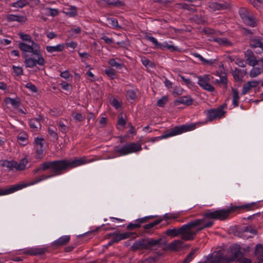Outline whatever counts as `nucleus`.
<instances>
[{"label": "nucleus", "mask_w": 263, "mask_h": 263, "mask_svg": "<svg viewBox=\"0 0 263 263\" xmlns=\"http://www.w3.org/2000/svg\"><path fill=\"white\" fill-rule=\"evenodd\" d=\"M166 48L167 49L171 50L172 52H174L179 50V48L177 47L172 45H169L166 43H165V45H163V48Z\"/></svg>", "instance_id": "obj_57"}, {"label": "nucleus", "mask_w": 263, "mask_h": 263, "mask_svg": "<svg viewBox=\"0 0 263 263\" xmlns=\"http://www.w3.org/2000/svg\"><path fill=\"white\" fill-rule=\"evenodd\" d=\"M7 19L9 22L17 21L19 23L25 22L27 21L26 16L13 14H8L7 16Z\"/></svg>", "instance_id": "obj_19"}, {"label": "nucleus", "mask_w": 263, "mask_h": 263, "mask_svg": "<svg viewBox=\"0 0 263 263\" xmlns=\"http://www.w3.org/2000/svg\"><path fill=\"white\" fill-rule=\"evenodd\" d=\"M64 48L65 45L62 44H59L55 46H46V49L48 52H53L62 51L64 50Z\"/></svg>", "instance_id": "obj_23"}, {"label": "nucleus", "mask_w": 263, "mask_h": 263, "mask_svg": "<svg viewBox=\"0 0 263 263\" xmlns=\"http://www.w3.org/2000/svg\"><path fill=\"white\" fill-rule=\"evenodd\" d=\"M108 63L111 66L115 67L117 69H121L123 66L122 64L117 63L114 59H110Z\"/></svg>", "instance_id": "obj_45"}, {"label": "nucleus", "mask_w": 263, "mask_h": 263, "mask_svg": "<svg viewBox=\"0 0 263 263\" xmlns=\"http://www.w3.org/2000/svg\"><path fill=\"white\" fill-rule=\"evenodd\" d=\"M12 69L16 76H19L23 74V70L21 67L13 66Z\"/></svg>", "instance_id": "obj_51"}, {"label": "nucleus", "mask_w": 263, "mask_h": 263, "mask_svg": "<svg viewBox=\"0 0 263 263\" xmlns=\"http://www.w3.org/2000/svg\"><path fill=\"white\" fill-rule=\"evenodd\" d=\"M213 223H214V222L213 221L210 220L208 222L204 223L202 227L197 228L196 230H194L195 229H193V233H195V236H196L198 232L202 230L203 229H204L205 228H210V227H212L213 226Z\"/></svg>", "instance_id": "obj_32"}, {"label": "nucleus", "mask_w": 263, "mask_h": 263, "mask_svg": "<svg viewBox=\"0 0 263 263\" xmlns=\"http://www.w3.org/2000/svg\"><path fill=\"white\" fill-rule=\"evenodd\" d=\"M20 49L24 52V53H27V52L32 53L33 49L31 45H29L25 43L20 42L18 44Z\"/></svg>", "instance_id": "obj_25"}, {"label": "nucleus", "mask_w": 263, "mask_h": 263, "mask_svg": "<svg viewBox=\"0 0 263 263\" xmlns=\"http://www.w3.org/2000/svg\"><path fill=\"white\" fill-rule=\"evenodd\" d=\"M126 96L127 98L134 100L136 98V93L133 90H128L126 91Z\"/></svg>", "instance_id": "obj_47"}, {"label": "nucleus", "mask_w": 263, "mask_h": 263, "mask_svg": "<svg viewBox=\"0 0 263 263\" xmlns=\"http://www.w3.org/2000/svg\"><path fill=\"white\" fill-rule=\"evenodd\" d=\"M235 64L238 65L240 67H245L246 65V63L242 59L239 58L236 59Z\"/></svg>", "instance_id": "obj_63"}, {"label": "nucleus", "mask_w": 263, "mask_h": 263, "mask_svg": "<svg viewBox=\"0 0 263 263\" xmlns=\"http://www.w3.org/2000/svg\"><path fill=\"white\" fill-rule=\"evenodd\" d=\"M193 99H192L190 96H185L179 98L174 101L175 105H178L180 104H182L186 106H190L193 103Z\"/></svg>", "instance_id": "obj_13"}, {"label": "nucleus", "mask_w": 263, "mask_h": 263, "mask_svg": "<svg viewBox=\"0 0 263 263\" xmlns=\"http://www.w3.org/2000/svg\"><path fill=\"white\" fill-rule=\"evenodd\" d=\"M230 251L232 256L230 258H224L223 259L226 263H230L235 259H240L242 256V253L240 251V247L237 244L233 245L230 247Z\"/></svg>", "instance_id": "obj_8"}, {"label": "nucleus", "mask_w": 263, "mask_h": 263, "mask_svg": "<svg viewBox=\"0 0 263 263\" xmlns=\"http://www.w3.org/2000/svg\"><path fill=\"white\" fill-rule=\"evenodd\" d=\"M179 77L188 87L192 88L195 86V83L192 81H191L190 79H186L185 78V77L181 75H179Z\"/></svg>", "instance_id": "obj_37"}, {"label": "nucleus", "mask_w": 263, "mask_h": 263, "mask_svg": "<svg viewBox=\"0 0 263 263\" xmlns=\"http://www.w3.org/2000/svg\"><path fill=\"white\" fill-rule=\"evenodd\" d=\"M192 55L195 57L198 58L202 63L205 65H212L214 63V61L206 60L198 53H192Z\"/></svg>", "instance_id": "obj_30"}, {"label": "nucleus", "mask_w": 263, "mask_h": 263, "mask_svg": "<svg viewBox=\"0 0 263 263\" xmlns=\"http://www.w3.org/2000/svg\"><path fill=\"white\" fill-rule=\"evenodd\" d=\"M150 33H146L145 35V38L148 41L152 42L157 48L163 50V44H160L158 43L157 40L153 36L150 35Z\"/></svg>", "instance_id": "obj_21"}, {"label": "nucleus", "mask_w": 263, "mask_h": 263, "mask_svg": "<svg viewBox=\"0 0 263 263\" xmlns=\"http://www.w3.org/2000/svg\"><path fill=\"white\" fill-rule=\"evenodd\" d=\"M72 115L76 120L79 122L83 121L85 119V116H82L81 113L75 114L73 112Z\"/></svg>", "instance_id": "obj_55"}, {"label": "nucleus", "mask_w": 263, "mask_h": 263, "mask_svg": "<svg viewBox=\"0 0 263 263\" xmlns=\"http://www.w3.org/2000/svg\"><path fill=\"white\" fill-rule=\"evenodd\" d=\"M48 132L51 137H53L56 140H58L59 137L58 134L53 129L48 128Z\"/></svg>", "instance_id": "obj_60"}, {"label": "nucleus", "mask_w": 263, "mask_h": 263, "mask_svg": "<svg viewBox=\"0 0 263 263\" xmlns=\"http://www.w3.org/2000/svg\"><path fill=\"white\" fill-rule=\"evenodd\" d=\"M19 35L20 38L24 41H28L30 42L32 41L31 36L28 34H24L21 32L19 33Z\"/></svg>", "instance_id": "obj_56"}, {"label": "nucleus", "mask_w": 263, "mask_h": 263, "mask_svg": "<svg viewBox=\"0 0 263 263\" xmlns=\"http://www.w3.org/2000/svg\"><path fill=\"white\" fill-rule=\"evenodd\" d=\"M140 224L138 222H135V223H130L126 227V229L129 230H134L140 228Z\"/></svg>", "instance_id": "obj_59"}, {"label": "nucleus", "mask_w": 263, "mask_h": 263, "mask_svg": "<svg viewBox=\"0 0 263 263\" xmlns=\"http://www.w3.org/2000/svg\"><path fill=\"white\" fill-rule=\"evenodd\" d=\"M183 242L181 240H175L168 246L167 249L172 251H179L183 248Z\"/></svg>", "instance_id": "obj_15"}, {"label": "nucleus", "mask_w": 263, "mask_h": 263, "mask_svg": "<svg viewBox=\"0 0 263 263\" xmlns=\"http://www.w3.org/2000/svg\"><path fill=\"white\" fill-rule=\"evenodd\" d=\"M64 13L70 17H74L77 14V8L75 7H71L70 8L67 9V11H64Z\"/></svg>", "instance_id": "obj_36"}, {"label": "nucleus", "mask_w": 263, "mask_h": 263, "mask_svg": "<svg viewBox=\"0 0 263 263\" xmlns=\"http://www.w3.org/2000/svg\"><path fill=\"white\" fill-rule=\"evenodd\" d=\"M31 45L33 49L32 53L37 56V59H34L29 56L27 53L24 54L25 59L24 63L26 67L32 68L38 64L40 66H43L45 64V60L42 57L40 52V46L33 41H31Z\"/></svg>", "instance_id": "obj_4"}, {"label": "nucleus", "mask_w": 263, "mask_h": 263, "mask_svg": "<svg viewBox=\"0 0 263 263\" xmlns=\"http://www.w3.org/2000/svg\"><path fill=\"white\" fill-rule=\"evenodd\" d=\"M222 259V256L220 255H216L214 256L211 260H209V263H219Z\"/></svg>", "instance_id": "obj_53"}, {"label": "nucleus", "mask_w": 263, "mask_h": 263, "mask_svg": "<svg viewBox=\"0 0 263 263\" xmlns=\"http://www.w3.org/2000/svg\"><path fill=\"white\" fill-rule=\"evenodd\" d=\"M204 219H197L185 224L178 229H168L165 234L171 237H176L181 235V238L185 241L193 240L195 237V233H193V229L200 226Z\"/></svg>", "instance_id": "obj_2"}, {"label": "nucleus", "mask_w": 263, "mask_h": 263, "mask_svg": "<svg viewBox=\"0 0 263 263\" xmlns=\"http://www.w3.org/2000/svg\"><path fill=\"white\" fill-rule=\"evenodd\" d=\"M198 78V85L203 89L209 91L213 92L215 90L214 86L209 84L211 81L210 76L208 74H204L203 76H199Z\"/></svg>", "instance_id": "obj_9"}, {"label": "nucleus", "mask_w": 263, "mask_h": 263, "mask_svg": "<svg viewBox=\"0 0 263 263\" xmlns=\"http://www.w3.org/2000/svg\"><path fill=\"white\" fill-rule=\"evenodd\" d=\"M67 170H59L58 172H54L51 171H50V173L48 175H42L38 177H36L34 179V180L30 183V184L32 185L35 183H37L43 180L47 179L48 178H51L52 177L59 175L63 174L64 172H66Z\"/></svg>", "instance_id": "obj_11"}, {"label": "nucleus", "mask_w": 263, "mask_h": 263, "mask_svg": "<svg viewBox=\"0 0 263 263\" xmlns=\"http://www.w3.org/2000/svg\"><path fill=\"white\" fill-rule=\"evenodd\" d=\"M232 91L233 92V104L235 107H237L239 100V92L238 90L233 87Z\"/></svg>", "instance_id": "obj_27"}, {"label": "nucleus", "mask_w": 263, "mask_h": 263, "mask_svg": "<svg viewBox=\"0 0 263 263\" xmlns=\"http://www.w3.org/2000/svg\"><path fill=\"white\" fill-rule=\"evenodd\" d=\"M260 73V70L259 68H253L250 72V76L251 78H254L257 77Z\"/></svg>", "instance_id": "obj_50"}, {"label": "nucleus", "mask_w": 263, "mask_h": 263, "mask_svg": "<svg viewBox=\"0 0 263 263\" xmlns=\"http://www.w3.org/2000/svg\"><path fill=\"white\" fill-rule=\"evenodd\" d=\"M25 87L31 90L33 92H36L37 91L36 87L31 82L27 83L25 85Z\"/></svg>", "instance_id": "obj_58"}, {"label": "nucleus", "mask_w": 263, "mask_h": 263, "mask_svg": "<svg viewBox=\"0 0 263 263\" xmlns=\"http://www.w3.org/2000/svg\"><path fill=\"white\" fill-rule=\"evenodd\" d=\"M193 20L198 24H204L205 21L201 15H195L193 16Z\"/></svg>", "instance_id": "obj_43"}, {"label": "nucleus", "mask_w": 263, "mask_h": 263, "mask_svg": "<svg viewBox=\"0 0 263 263\" xmlns=\"http://www.w3.org/2000/svg\"><path fill=\"white\" fill-rule=\"evenodd\" d=\"M162 219H157L156 220H155L154 221L151 222V223H149L148 224H145L144 226H143V228L144 230H149V229H151L152 228H153V227H154L155 226H156V225L159 224L162 221Z\"/></svg>", "instance_id": "obj_34"}, {"label": "nucleus", "mask_w": 263, "mask_h": 263, "mask_svg": "<svg viewBox=\"0 0 263 263\" xmlns=\"http://www.w3.org/2000/svg\"><path fill=\"white\" fill-rule=\"evenodd\" d=\"M196 127V124L195 123L189 125L183 124L179 126H176L171 129L170 132H166L161 136L152 138L151 141L154 142L158 140L167 138L170 137L181 134L184 132L192 130L195 129Z\"/></svg>", "instance_id": "obj_5"}, {"label": "nucleus", "mask_w": 263, "mask_h": 263, "mask_svg": "<svg viewBox=\"0 0 263 263\" xmlns=\"http://www.w3.org/2000/svg\"><path fill=\"white\" fill-rule=\"evenodd\" d=\"M209 7L214 11L223 10L229 8L230 5L226 2L221 4L217 2H212L210 3Z\"/></svg>", "instance_id": "obj_14"}, {"label": "nucleus", "mask_w": 263, "mask_h": 263, "mask_svg": "<svg viewBox=\"0 0 263 263\" xmlns=\"http://www.w3.org/2000/svg\"><path fill=\"white\" fill-rule=\"evenodd\" d=\"M28 161L26 158L21 159L20 163H17L15 161H10L5 160L3 162L2 166L8 168L9 170H12L14 168L17 171H23L25 169L26 164L28 163Z\"/></svg>", "instance_id": "obj_7"}, {"label": "nucleus", "mask_w": 263, "mask_h": 263, "mask_svg": "<svg viewBox=\"0 0 263 263\" xmlns=\"http://www.w3.org/2000/svg\"><path fill=\"white\" fill-rule=\"evenodd\" d=\"M251 88V85L248 82L244 84L243 85L242 90L241 91V95H246L250 91Z\"/></svg>", "instance_id": "obj_48"}, {"label": "nucleus", "mask_w": 263, "mask_h": 263, "mask_svg": "<svg viewBox=\"0 0 263 263\" xmlns=\"http://www.w3.org/2000/svg\"><path fill=\"white\" fill-rule=\"evenodd\" d=\"M254 205V203L246 204L241 206H232L229 208L230 214L235 211L236 210L239 209H247L250 210L252 207Z\"/></svg>", "instance_id": "obj_20"}, {"label": "nucleus", "mask_w": 263, "mask_h": 263, "mask_svg": "<svg viewBox=\"0 0 263 263\" xmlns=\"http://www.w3.org/2000/svg\"><path fill=\"white\" fill-rule=\"evenodd\" d=\"M249 232L251 233L254 234V235L257 234V230L253 229L251 227V226H246L242 229V232Z\"/></svg>", "instance_id": "obj_52"}, {"label": "nucleus", "mask_w": 263, "mask_h": 263, "mask_svg": "<svg viewBox=\"0 0 263 263\" xmlns=\"http://www.w3.org/2000/svg\"><path fill=\"white\" fill-rule=\"evenodd\" d=\"M220 82L224 85V87L225 89L228 88V80L226 76H221L220 77Z\"/></svg>", "instance_id": "obj_62"}, {"label": "nucleus", "mask_w": 263, "mask_h": 263, "mask_svg": "<svg viewBox=\"0 0 263 263\" xmlns=\"http://www.w3.org/2000/svg\"><path fill=\"white\" fill-rule=\"evenodd\" d=\"M160 255H155L154 256H149L146 259V260L149 263H155L159 259Z\"/></svg>", "instance_id": "obj_54"}, {"label": "nucleus", "mask_w": 263, "mask_h": 263, "mask_svg": "<svg viewBox=\"0 0 263 263\" xmlns=\"http://www.w3.org/2000/svg\"><path fill=\"white\" fill-rule=\"evenodd\" d=\"M29 125L31 128L36 129H37L39 126H41V124L40 122L37 121V120L32 119L29 121Z\"/></svg>", "instance_id": "obj_46"}, {"label": "nucleus", "mask_w": 263, "mask_h": 263, "mask_svg": "<svg viewBox=\"0 0 263 263\" xmlns=\"http://www.w3.org/2000/svg\"><path fill=\"white\" fill-rule=\"evenodd\" d=\"M211 41H213L218 43L220 45L223 46H228L231 44L228 40L226 38H219V37H213V39L210 40Z\"/></svg>", "instance_id": "obj_29"}, {"label": "nucleus", "mask_w": 263, "mask_h": 263, "mask_svg": "<svg viewBox=\"0 0 263 263\" xmlns=\"http://www.w3.org/2000/svg\"><path fill=\"white\" fill-rule=\"evenodd\" d=\"M4 101L6 104H11L14 108H17L21 104L20 99L18 97L15 99L7 97L5 99Z\"/></svg>", "instance_id": "obj_22"}, {"label": "nucleus", "mask_w": 263, "mask_h": 263, "mask_svg": "<svg viewBox=\"0 0 263 263\" xmlns=\"http://www.w3.org/2000/svg\"><path fill=\"white\" fill-rule=\"evenodd\" d=\"M115 153L116 154H118L119 156H123L129 154L127 146L126 145H124L122 147L116 149Z\"/></svg>", "instance_id": "obj_35"}, {"label": "nucleus", "mask_w": 263, "mask_h": 263, "mask_svg": "<svg viewBox=\"0 0 263 263\" xmlns=\"http://www.w3.org/2000/svg\"><path fill=\"white\" fill-rule=\"evenodd\" d=\"M58 125L60 128V130L63 133L66 134L68 130V127L64 124L62 120H60L58 122Z\"/></svg>", "instance_id": "obj_40"}, {"label": "nucleus", "mask_w": 263, "mask_h": 263, "mask_svg": "<svg viewBox=\"0 0 263 263\" xmlns=\"http://www.w3.org/2000/svg\"><path fill=\"white\" fill-rule=\"evenodd\" d=\"M206 117L208 121L211 122L217 118H221L222 115L218 112V110L217 108L211 109L207 111Z\"/></svg>", "instance_id": "obj_17"}, {"label": "nucleus", "mask_w": 263, "mask_h": 263, "mask_svg": "<svg viewBox=\"0 0 263 263\" xmlns=\"http://www.w3.org/2000/svg\"><path fill=\"white\" fill-rule=\"evenodd\" d=\"M159 245L165 246L166 242L163 241L161 238L158 239L150 238H140L133 243L130 247V250L133 252L138 250H152L153 248Z\"/></svg>", "instance_id": "obj_3"}, {"label": "nucleus", "mask_w": 263, "mask_h": 263, "mask_svg": "<svg viewBox=\"0 0 263 263\" xmlns=\"http://www.w3.org/2000/svg\"><path fill=\"white\" fill-rule=\"evenodd\" d=\"M47 251V249L46 248H31L25 250L24 254L33 256L41 255L44 254Z\"/></svg>", "instance_id": "obj_12"}, {"label": "nucleus", "mask_w": 263, "mask_h": 263, "mask_svg": "<svg viewBox=\"0 0 263 263\" xmlns=\"http://www.w3.org/2000/svg\"><path fill=\"white\" fill-rule=\"evenodd\" d=\"M108 238L112 237L111 240V242L117 243L119 241L122 240V236L121 233H118L116 232H114L108 234L107 235Z\"/></svg>", "instance_id": "obj_26"}, {"label": "nucleus", "mask_w": 263, "mask_h": 263, "mask_svg": "<svg viewBox=\"0 0 263 263\" xmlns=\"http://www.w3.org/2000/svg\"><path fill=\"white\" fill-rule=\"evenodd\" d=\"M255 253L263 254V247L260 244H257L255 246Z\"/></svg>", "instance_id": "obj_64"}, {"label": "nucleus", "mask_w": 263, "mask_h": 263, "mask_svg": "<svg viewBox=\"0 0 263 263\" xmlns=\"http://www.w3.org/2000/svg\"><path fill=\"white\" fill-rule=\"evenodd\" d=\"M70 240V236H63L59 238L58 240L52 243V246L57 248L59 247L66 245Z\"/></svg>", "instance_id": "obj_16"}, {"label": "nucleus", "mask_w": 263, "mask_h": 263, "mask_svg": "<svg viewBox=\"0 0 263 263\" xmlns=\"http://www.w3.org/2000/svg\"><path fill=\"white\" fill-rule=\"evenodd\" d=\"M229 215L230 211L229 209L227 210L223 209L216 210L214 212H210L209 211H208L203 214L204 218L203 219L205 220V218H208L213 219L224 220L226 219ZM204 221V220H203V222L200 225L203 223Z\"/></svg>", "instance_id": "obj_6"}, {"label": "nucleus", "mask_w": 263, "mask_h": 263, "mask_svg": "<svg viewBox=\"0 0 263 263\" xmlns=\"http://www.w3.org/2000/svg\"><path fill=\"white\" fill-rule=\"evenodd\" d=\"M35 153V158L36 159H42L45 155L44 149L43 148V147H36Z\"/></svg>", "instance_id": "obj_33"}, {"label": "nucleus", "mask_w": 263, "mask_h": 263, "mask_svg": "<svg viewBox=\"0 0 263 263\" xmlns=\"http://www.w3.org/2000/svg\"><path fill=\"white\" fill-rule=\"evenodd\" d=\"M86 163V161L85 158H76L73 160L63 159L53 161H45L40 164L37 168L33 170V172L34 174H36L41 171L45 172L48 170H50V171L54 172H58L59 170H68Z\"/></svg>", "instance_id": "obj_1"}, {"label": "nucleus", "mask_w": 263, "mask_h": 263, "mask_svg": "<svg viewBox=\"0 0 263 263\" xmlns=\"http://www.w3.org/2000/svg\"><path fill=\"white\" fill-rule=\"evenodd\" d=\"M28 4H29V3L27 0H18L16 2L12 3L11 6L16 8H23Z\"/></svg>", "instance_id": "obj_31"}, {"label": "nucleus", "mask_w": 263, "mask_h": 263, "mask_svg": "<svg viewBox=\"0 0 263 263\" xmlns=\"http://www.w3.org/2000/svg\"><path fill=\"white\" fill-rule=\"evenodd\" d=\"M105 73L111 78V80H113L116 75V70L111 68H109L105 70Z\"/></svg>", "instance_id": "obj_44"}, {"label": "nucleus", "mask_w": 263, "mask_h": 263, "mask_svg": "<svg viewBox=\"0 0 263 263\" xmlns=\"http://www.w3.org/2000/svg\"><path fill=\"white\" fill-rule=\"evenodd\" d=\"M129 154L136 153L142 150L141 145L139 143L131 142L126 144Z\"/></svg>", "instance_id": "obj_18"}, {"label": "nucleus", "mask_w": 263, "mask_h": 263, "mask_svg": "<svg viewBox=\"0 0 263 263\" xmlns=\"http://www.w3.org/2000/svg\"><path fill=\"white\" fill-rule=\"evenodd\" d=\"M180 8L183 9L187 10L190 11H194L195 9L193 7V5H190L186 3H180L178 4Z\"/></svg>", "instance_id": "obj_41"}, {"label": "nucleus", "mask_w": 263, "mask_h": 263, "mask_svg": "<svg viewBox=\"0 0 263 263\" xmlns=\"http://www.w3.org/2000/svg\"><path fill=\"white\" fill-rule=\"evenodd\" d=\"M245 57L248 64L250 66H255L259 63V61L256 59L255 54L250 49H248L245 52Z\"/></svg>", "instance_id": "obj_10"}, {"label": "nucleus", "mask_w": 263, "mask_h": 263, "mask_svg": "<svg viewBox=\"0 0 263 263\" xmlns=\"http://www.w3.org/2000/svg\"><path fill=\"white\" fill-rule=\"evenodd\" d=\"M239 12L240 17L242 19L243 21H244L250 15L249 11L246 8H241Z\"/></svg>", "instance_id": "obj_39"}, {"label": "nucleus", "mask_w": 263, "mask_h": 263, "mask_svg": "<svg viewBox=\"0 0 263 263\" xmlns=\"http://www.w3.org/2000/svg\"><path fill=\"white\" fill-rule=\"evenodd\" d=\"M241 70L236 68L234 71L232 72V75L234 80L236 82H239L241 81V79L240 78V73Z\"/></svg>", "instance_id": "obj_42"}, {"label": "nucleus", "mask_w": 263, "mask_h": 263, "mask_svg": "<svg viewBox=\"0 0 263 263\" xmlns=\"http://www.w3.org/2000/svg\"><path fill=\"white\" fill-rule=\"evenodd\" d=\"M249 43L250 47L253 48L259 47L261 49L263 46V42H261L258 38L250 39Z\"/></svg>", "instance_id": "obj_24"}, {"label": "nucleus", "mask_w": 263, "mask_h": 263, "mask_svg": "<svg viewBox=\"0 0 263 263\" xmlns=\"http://www.w3.org/2000/svg\"><path fill=\"white\" fill-rule=\"evenodd\" d=\"M243 22L247 25L252 27H254L257 25L255 18L252 16L249 15L244 21H243Z\"/></svg>", "instance_id": "obj_28"}, {"label": "nucleus", "mask_w": 263, "mask_h": 263, "mask_svg": "<svg viewBox=\"0 0 263 263\" xmlns=\"http://www.w3.org/2000/svg\"><path fill=\"white\" fill-rule=\"evenodd\" d=\"M45 140L43 138L36 137L34 140V144L37 147H43Z\"/></svg>", "instance_id": "obj_49"}, {"label": "nucleus", "mask_w": 263, "mask_h": 263, "mask_svg": "<svg viewBox=\"0 0 263 263\" xmlns=\"http://www.w3.org/2000/svg\"><path fill=\"white\" fill-rule=\"evenodd\" d=\"M168 101V97L167 96H163L161 99H159L157 103V105L163 107L165 104Z\"/></svg>", "instance_id": "obj_38"}, {"label": "nucleus", "mask_w": 263, "mask_h": 263, "mask_svg": "<svg viewBox=\"0 0 263 263\" xmlns=\"http://www.w3.org/2000/svg\"><path fill=\"white\" fill-rule=\"evenodd\" d=\"M177 218V216L175 214L167 213L164 215V219L166 220L170 219H175Z\"/></svg>", "instance_id": "obj_61"}]
</instances>
